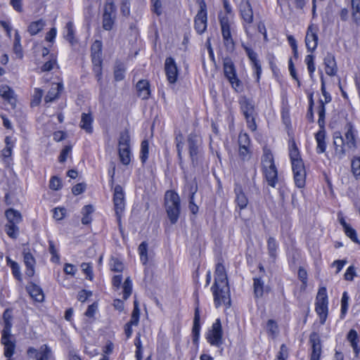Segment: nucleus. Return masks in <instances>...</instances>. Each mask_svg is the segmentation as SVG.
<instances>
[{"mask_svg":"<svg viewBox=\"0 0 360 360\" xmlns=\"http://www.w3.org/2000/svg\"><path fill=\"white\" fill-rule=\"evenodd\" d=\"M320 105L319 106L318 109V113H319V124L321 128H323L324 125V118H325V113H326V108H325V104L323 103V100H320L319 101Z\"/></svg>","mask_w":360,"mask_h":360,"instance_id":"obj_47","label":"nucleus"},{"mask_svg":"<svg viewBox=\"0 0 360 360\" xmlns=\"http://www.w3.org/2000/svg\"><path fill=\"white\" fill-rule=\"evenodd\" d=\"M118 153L121 162L127 165L130 162V147L118 148Z\"/></svg>","mask_w":360,"mask_h":360,"instance_id":"obj_36","label":"nucleus"},{"mask_svg":"<svg viewBox=\"0 0 360 360\" xmlns=\"http://www.w3.org/2000/svg\"><path fill=\"white\" fill-rule=\"evenodd\" d=\"M139 252L141 261L143 264L148 262V243L145 241L142 242L139 246Z\"/></svg>","mask_w":360,"mask_h":360,"instance_id":"obj_42","label":"nucleus"},{"mask_svg":"<svg viewBox=\"0 0 360 360\" xmlns=\"http://www.w3.org/2000/svg\"><path fill=\"white\" fill-rule=\"evenodd\" d=\"M344 229V231L347 237H349L353 242L359 243V241L357 238L356 232V231L350 226V225H348L347 227H345Z\"/></svg>","mask_w":360,"mask_h":360,"instance_id":"obj_54","label":"nucleus"},{"mask_svg":"<svg viewBox=\"0 0 360 360\" xmlns=\"http://www.w3.org/2000/svg\"><path fill=\"white\" fill-rule=\"evenodd\" d=\"M120 12L125 17H128L130 15V3L129 0L122 1Z\"/></svg>","mask_w":360,"mask_h":360,"instance_id":"obj_59","label":"nucleus"},{"mask_svg":"<svg viewBox=\"0 0 360 360\" xmlns=\"http://www.w3.org/2000/svg\"><path fill=\"white\" fill-rule=\"evenodd\" d=\"M45 25V21L42 19H39L37 21L32 22L28 26L27 31L31 35H35L41 32Z\"/></svg>","mask_w":360,"mask_h":360,"instance_id":"obj_33","label":"nucleus"},{"mask_svg":"<svg viewBox=\"0 0 360 360\" xmlns=\"http://www.w3.org/2000/svg\"><path fill=\"white\" fill-rule=\"evenodd\" d=\"M314 56L313 55H307L305 58V63L307 65V69L311 77H313V74L315 71V65H314Z\"/></svg>","mask_w":360,"mask_h":360,"instance_id":"obj_50","label":"nucleus"},{"mask_svg":"<svg viewBox=\"0 0 360 360\" xmlns=\"http://www.w3.org/2000/svg\"><path fill=\"white\" fill-rule=\"evenodd\" d=\"M5 231L11 238H16L19 233V228L18 225L6 224Z\"/></svg>","mask_w":360,"mask_h":360,"instance_id":"obj_44","label":"nucleus"},{"mask_svg":"<svg viewBox=\"0 0 360 360\" xmlns=\"http://www.w3.org/2000/svg\"><path fill=\"white\" fill-rule=\"evenodd\" d=\"M253 281L254 293L255 297H262L264 294V281L261 278H255Z\"/></svg>","mask_w":360,"mask_h":360,"instance_id":"obj_37","label":"nucleus"},{"mask_svg":"<svg viewBox=\"0 0 360 360\" xmlns=\"http://www.w3.org/2000/svg\"><path fill=\"white\" fill-rule=\"evenodd\" d=\"M242 46L245 49V53L252 62V65L259 62V60L257 59V54L256 52H255L251 48L247 46L245 44H242Z\"/></svg>","mask_w":360,"mask_h":360,"instance_id":"obj_48","label":"nucleus"},{"mask_svg":"<svg viewBox=\"0 0 360 360\" xmlns=\"http://www.w3.org/2000/svg\"><path fill=\"white\" fill-rule=\"evenodd\" d=\"M6 217L8 220L6 224L18 225L22 221L21 214L13 209H9L6 212Z\"/></svg>","mask_w":360,"mask_h":360,"instance_id":"obj_28","label":"nucleus"},{"mask_svg":"<svg viewBox=\"0 0 360 360\" xmlns=\"http://www.w3.org/2000/svg\"><path fill=\"white\" fill-rule=\"evenodd\" d=\"M352 171L354 176L360 175V157L354 158L352 160Z\"/></svg>","mask_w":360,"mask_h":360,"instance_id":"obj_58","label":"nucleus"},{"mask_svg":"<svg viewBox=\"0 0 360 360\" xmlns=\"http://www.w3.org/2000/svg\"><path fill=\"white\" fill-rule=\"evenodd\" d=\"M49 250L51 255H52V257L51 259V262L55 263L59 262L60 257L57 252V250L55 247L54 243L52 240H49Z\"/></svg>","mask_w":360,"mask_h":360,"instance_id":"obj_53","label":"nucleus"},{"mask_svg":"<svg viewBox=\"0 0 360 360\" xmlns=\"http://www.w3.org/2000/svg\"><path fill=\"white\" fill-rule=\"evenodd\" d=\"M200 311L199 307H196L195 309V314L193 319V326L192 329V333L193 335V342H196L198 340L199 334H200Z\"/></svg>","mask_w":360,"mask_h":360,"instance_id":"obj_31","label":"nucleus"},{"mask_svg":"<svg viewBox=\"0 0 360 360\" xmlns=\"http://www.w3.org/2000/svg\"><path fill=\"white\" fill-rule=\"evenodd\" d=\"M103 15L116 16V7L112 0H108L103 9Z\"/></svg>","mask_w":360,"mask_h":360,"instance_id":"obj_46","label":"nucleus"},{"mask_svg":"<svg viewBox=\"0 0 360 360\" xmlns=\"http://www.w3.org/2000/svg\"><path fill=\"white\" fill-rule=\"evenodd\" d=\"M27 353L30 357H34L36 360H49L51 351L46 345H43L39 350L29 347Z\"/></svg>","mask_w":360,"mask_h":360,"instance_id":"obj_16","label":"nucleus"},{"mask_svg":"<svg viewBox=\"0 0 360 360\" xmlns=\"http://www.w3.org/2000/svg\"><path fill=\"white\" fill-rule=\"evenodd\" d=\"M61 187V181L57 176H52L49 182V188L54 191H58Z\"/></svg>","mask_w":360,"mask_h":360,"instance_id":"obj_64","label":"nucleus"},{"mask_svg":"<svg viewBox=\"0 0 360 360\" xmlns=\"http://www.w3.org/2000/svg\"><path fill=\"white\" fill-rule=\"evenodd\" d=\"M289 155L291 160L292 167H296L298 165L304 164L302 158H300L299 150L295 142L292 143L290 148Z\"/></svg>","mask_w":360,"mask_h":360,"instance_id":"obj_25","label":"nucleus"},{"mask_svg":"<svg viewBox=\"0 0 360 360\" xmlns=\"http://www.w3.org/2000/svg\"><path fill=\"white\" fill-rule=\"evenodd\" d=\"M262 171L269 186L275 187L278 181V171L271 150L264 149L262 158Z\"/></svg>","mask_w":360,"mask_h":360,"instance_id":"obj_3","label":"nucleus"},{"mask_svg":"<svg viewBox=\"0 0 360 360\" xmlns=\"http://www.w3.org/2000/svg\"><path fill=\"white\" fill-rule=\"evenodd\" d=\"M250 138L247 134H240L238 136V144L239 147H249L250 146Z\"/></svg>","mask_w":360,"mask_h":360,"instance_id":"obj_62","label":"nucleus"},{"mask_svg":"<svg viewBox=\"0 0 360 360\" xmlns=\"http://www.w3.org/2000/svg\"><path fill=\"white\" fill-rule=\"evenodd\" d=\"M93 118L89 113H82L81 116L80 127L86 131V132L91 134L93 131L92 128Z\"/></svg>","mask_w":360,"mask_h":360,"instance_id":"obj_29","label":"nucleus"},{"mask_svg":"<svg viewBox=\"0 0 360 360\" xmlns=\"http://www.w3.org/2000/svg\"><path fill=\"white\" fill-rule=\"evenodd\" d=\"M309 342L311 347L310 360H320L322 349L319 334L316 333H311L309 336Z\"/></svg>","mask_w":360,"mask_h":360,"instance_id":"obj_14","label":"nucleus"},{"mask_svg":"<svg viewBox=\"0 0 360 360\" xmlns=\"http://www.w3.org/2000/svg\"><path fill=\"white\" fill-rule=\"evenodd\" d=\"M238 9L243 20V25L247 35L250 34V27L253 22V11L249 0H241Z\"/></svg>","mask_w":360,"mask_h":360,"instance_id":"obj_10","label":"nucleus"},{"mask_svg":"<svg viewBox=\"0 0 360 360\" xmlns=\"http://www.w3.org/2000/svg\"><path fill=\"white\" fill-rule=\"evenodd\" d=\"M199 11L195 17V29L196 32L202 34L207 28V6L204 0H198Z\"/></svg>","mask_w":360,"mask_h":360,"instance_id":"obj_11","label":"nucleus"},{"mask_svg":"<svg viewBox=\"0 0 360 360\" xmlns=\"http://www.w3.org/2000/svg\"><path fill=\"white\" fill-rule=\"evenodd\" d=\"M347 339L351 343V346L353 348L354 352L355 354V356H358L360 349L358 347V335L355 330H350L348 335H347Z\"/></svg>","mask_w":360,"mask_h":360,"instance_id":"obj_34","label":"nucleus"},{"mask_svg":"<svg viewBox=\"0 0 360 360\" xmlns=\"http://www.w3.org/2000/svg\"><path fill=\"white\" fill-rule=\"evenodd\" d=\"M234 193L236 195L235 202L240 210L245 209L248 204V199L243 192L242 186L239 184H235Z\"/></svg>","mask_w":360,"mask_h":360,"instance_id":"obj_19","label":"nucleus"},{"mask_svg":"<svg viewBox=\"0 0 360 360\" xmlns=\"http://www.w3.org/2000/svg\"><path fill=\"white\" fill-rule=\"evenodd\" d=\"M175 142L177 150V155L179 160V165L182 164V150L184 147V136L181 133L179 132L176 134Z\"/></svg>","mask_w":360,"mask_h":360,"instance_id":"obj_38","label":"nucleus"},{"mask_svg":"<svg viewBox=\"0 0 360 360\" xmlns=\"http://www.w3.org/2000/svg\"><path fill=\"white\" fill-rule=\"evenodd\" d=\"M223 68L224 76L229 80L231 86L237 91H242V82L237 77L235 65L230 58L224 59Z\"/></svg>","mask_w":360,"mask_h":360,"instance_id":"obj_7","label":"nucleus"},{"mask_svg":"<svg viewBox=\"0 0 360 360\" xmlns=\"http://www.w3.org/2000/svg\"><path fill=\"white\" fill-rule=\"evenodd\" d=\"M349 296L347 292H344L341 300V314L344 316L348 309Z\"/></svg>","mask_w":360,"mask_h":360,"instance_id":"obj_60","label":"nucleus"},{"mask_svg":"<svg viewBox=\"0 0 360 360\" xmlns=\"http://www.w3.org/2000/svg\"><path fill=\"white\" fill-rule=\"evenodd\" d=\"M113 202L115 214L118 222L120 223L122 213L125 207L124 193L120 185H116L114 188Z\"/></svg>","mask_w":360,"mask_h":360,"instance_id":"obj_12","label":"nucleus"},{"mask_svg":"<svg viewBox=\"0 0 360 360\" xmlns=\"http://www.w3.org/2000/svg\"><path fill=\"white\" fill-rule=\"evenodd\" d=\"M132 292V283L129 277L127 278L123 284V299L127 300Z\"/></svg>","mask_w":360,"mask_h":360,"instance_id":"obj_43","label":"nucleus"},{"mask_svg":"<svg viewBox=\"0 0 360 360\" xmlns=\"http://www.w3.org/2000/svg\"><path fill=\"white\" fill-rule=\"evenodd\" d=\"M239 104L240 110L246 120L248 127L252 131H256L257 124L255 122V117L257 115V113L255 110L254 102L246 97H242L239 100Z\"/></svg>","mask_w":360,"mask_h":360,"instance_id":"obj_5","label":"nucleus"},{"mask_svg":"<svg viewBox=\"0 0 360 360\" xmlns=\"http://www.w3.org/2000/svg\"><path fill=\"white\" fill-rule=\"evenodd\" d=\"M150 85L147 80H140L136 84L138 95L142 99H148L150 96Z\"/></svg>","mask_w":360,"mask_h":360,"instance_id":"obj_24","label":"nucleus"},{"mask_svg":"<svg viewBox=\"0 0 360 360\" xmlns=\"http://www.w3.org/2000/svg\"><path fill=\"white\" fill-rule=\"evenodd\" d=\"M223 329L219 319H217L206 333V340L210 345L220 347L224 343Z\"/></svg>","mask_w":360,"mask_h":360,"instance_id":"obj_8","label":"nucleus"},{"mask_svg":"<svg viewBox=\"0 0 360 360\" xmlns=\"http://www.w3.org/2000/svg\"><path fill=\"white\" fill-rule=\"evenodd\" d=\"M352 17L354 22L360 25V0H352Z\"/></svg>","mask_w":360,"mask_h":360,"instance_id":"obj_35","label":"nucleus"},{"mask_svg":"<svg viewBox=\"0 0 360 360\" xmlns=\"http://www.w3.org/2000/svg\"><path fill=\"white\" fill-rule=\"evenodd\" d=\"M328 295L326 288H321L317 293L315 310L320 318L321 324H324L328 316Z\"/></svg>","mask_w":360,"mask_h":360,"instance_id":"obj_9","label":"nucleus"},{"mask_svg":"<svg viewBox=\"0 0 360 360\" xmlns=\"http://www.w3.org/2000/svg\"><path fill=\"white\" fill-rule=\"evenodd\" d=\"M190 158L193 167L198 165L202 158V139L195 133H191L187 138Z\"/></svg>","mask_w":360,"mask_h":360,"instance_id":"obj_6","label":"nucleus"},{"mask_svg":"<svg viewBox=\"0 0 360 360\" xmlns=\"http://www.w3.org/2000/svg\"><path fill=\"white\" fill-rule=\"evenodd\" d=\"M125 68L123 64H117L114 70V77L116 81H121L124 78Z\"/></svg>","mask_w":360,"mask_h":360,"instance_id":"obj_45","label":"nucleus"},{"mask_svg":"<svg viewBox=\"0 0 360 360\" xmlns=\"http://www.w3.org/2000/svg\"><path fill=\"white\" fill-rule=\"evenodd\" d=\"M318 28L314 25L308 27L306 37L305 44L308 51L313 52L316 50L318 45Z\"/></svg>","mask_w":360,"mask_h":360,"instance_id":"obj_13","label":"nucleus"},{"mask_svg":"<svg viewBox=\"0 0 360 360\" xmlns=\"http://www.w3.org/2000/svg\"><path fill=\"white\" fill-rule=\"evenodd\" d=\"M356 276L355 267L354 266H350L347 268L345 275L344 278L348 281H352L354 278Z\"/></svg>","mask_w":360,"mask_h":360,"instance_id":"obj_63","label":"nucleus"},{"mask_svg":"<svg viewBox=\"0 0 360 360\" xmlns=\"http://www.w3.org/2000/svg\"><path fill=\"white\" fill-rule=\"evenodd\" d=\"M66 34L65 38L71 44H73L74 41V30L73 24L72 22H68L65 25Z\"/></svg>","mask_w":360,"mask_h":360,"instance_id":"obj_52","label":"nucleus"},{"mask_svg":"<svg viewBox=\"0 0 360 360\" xmlns=\"http://www.w3.org/2000/svg\"><path fill=\"white\" fill-rule=\"evenodd\" d=\"M0 96L11 105H15L16 99L13 89L7 85H3L0 87Z\"/></svg>","mask_w":360,"mask_h":360,"instance_id":"obj_23","label":"nucleus"},{"mask_svg":"<svg viewBox=\"0 0 360 360\" xmlns=\"http://www.w3.org/2000/svg\"><path fill=\"white\" fill-rule=\"evenodd\" d=\"M24 262L27 267L25 274L29 277H32L34 274L35 259L30 252L24 254Z\"/></svg>","mask_w":360,"mask_h":360,"instance_id":"obj_26","label":"nucleus"},{"mask_svg":"<svg viewBox=\"0 0 360 360\" xmlns=\"http://www.w3.org/2000/svg\"><path fill=\"white\" fill-rule=\"evenodd\" d=\"M165 70L168 82L170 84H174L177 79L178 70L173 58L169 57L166 58L165 63Z\"/></svg>","mask_w":360,"mask_h":360,"instance_id":"obj_15","label":"nucleus"},{"mask_svg":"<svg viewBox=\"0 0 360 360\" xmlns=\"http://www.w3.org/2000/svg\"><path fill=\"white\" fill-rule=\"evenodd\" d=\"M219 23L223 39L232 37L229 18L227 16L220 17Z\"/></svg>","mask_w":360,"mask_h":360,"instance_id":"obj_30","label":"nucleus"},{"mask_svg":"<svg viewBox=\"0 0 360 360\" xmlns=\"http://www.w3.org/2000/svg\"><path fill=\"white\" fill-rule=\"evenodd\" d=\"M278 244L274 237H269L267 239V250L269 257L275 261L277 257V250Z\"/></svg>","mask_w":360,"mask_h":360,"instance_id":"obj_32","label":"nucleus"},{"mask_svg":"<svg viewBox=\"0 0 360 360\" xmlns=\"http://www.w3.org/2000/svg\"><path fill=\"white\" fill-rule=\"evenodd\" d=\"M165 208L167 216L172 224H175L180 214V198L173 191H167L165 195Z\"/></svg>","mask_w":360,"mask_h":360,"instance_id":"obj_4","label":"nucleus"},{"mask_svg":"<svg viewBox=\"0 0 360 360\" xmlns=\"http://www.w3.org/2000/svg\"><path fill=\"white\" fill-rule=\"evenodd\" d=\"M216 307L221 304L230 306L231 300L227 276L223 264L219 263L214 272V283L212 287Z\"/></svg>","mask_w":360,"mask_h":360,"instance_id":"obj_1","label":"nucleus"},{"mask_svg":"<svg viewBox=\"0 0 360 360\" xmlns=\"http://www.w3.org/2000/svg\"><path fill=\"white\" fill-rule=\"evenodd\" d=\"M294 181L297 187L303 188L306 182V171L304 164L292 167Z\"/></svg>","mask_w":360,"mask_h":360,"instance_id":"obj_17","label":"nucleus"},{"mask_svg":"<svg viewBox=\"0 0 360 360\" xmlns=\"http://www.w3.org/2000/svg\"><path fill=\"white\" fill-rule=\"evenodd\" d=\"M324 65L326 73L329 76H334L336 75L338 68L335 59V56L330 53H328L324 58Z\"/></svg>","mask_w":360,"mask_h":360,"instance_id":"obj_20","label":"nucleus"},{"mask_svg":"<svg viewBox=\"0 0 360 360\" xmlns=\"http://www.w3.org/2000/svg\"><path fill=\"white\" fill-rule=\"evenodd\" d=\"M91 56L102 55V42L100 40H96L91 47Z\"/></svg>","mask_w":360,"mask_h":360,"instance_id":"obj_56","label":"nucleus"},{"mask_svg":"<svg viewBox=\"0 0 360 360\" xmlns=\"http://www.w3.org/2000/svg\"><path fill=\"white\" fill-rule=\"evenodd\" d=\"M13 51L18 56H19L20 58L22 57V46L20 44V36L18 31H15V33Z\"/></svg>","mask_w":360,"mask_h":360,"instance_id":"obj_51","label":"nucleus"},{"mask_svg":"<svg viewBox=\"0 0 360 360\" xmlns=\"http://www.w3.org/2000/svg\"><path fill=\"white\" fill-rule=\"evenodd\" d=\"M63 89V85L62 83L53 84L51 88L48 91L47 94L44 98L46 103H50L54 101L58 97L60 93Z\"/></svg>","mask_w":360,"mask_h":360,"instance_id":"obj_21","label":"nucleus"},{"mask_svg":"<svg viewBox=\"0 0 360 360\" xmlns=\"http://www.w3.org/2000/svg\"><path fill=\"white\" fill-rule=\"evenodd\" d=\"M345 138L341 136L340 132L335 133L333 136V144L335 146V153L339 159H342L346 155V149L354 150L356 148V135L353 125L348 122L345 127Z\"/></svg>","mask_w":360,"mask_h":360,"instance_id":"obj_2","label":"nucleus"},{"mask_svg":"<svg viewBox=\"0 0 360 360\" xmlns=\"http://www.w3.org/2000/svg\"><path fill=\"white\" fill-rule=\"evenodd\" d=\"M141 160L143 163L146 162L148 158V141L143 140L141 144Z\"/></svg>","mask_w":360,"mask_h":360,"instance_id":"obj_49","label":"nucleus"},{"mask_svg":"<svg viewBox=\"0 0 360 360\" xmlns=\"http://www.w3.org/2000/svg\"><path fill=\"white\" fill-rule=\"evenodd\" d=\"M298 278L302 283L301 288L305 289L307 283V271L302 267L299 268Z\"/></svg>","mask_w":360,"mask_h":360,"instance_id":"obj_57","label":"nucleus"},{"mask_svg":"<svg viewBox=\"0 0 360 360\" xmlns=\"http://www.w3.org/2000/svg\"><path fill=\"white\" fill-rule=\"evenodd\" d=\"M115 16L103 14V28L105 30H111L115 23Z\"/></svg>","mask_w":360,"mask_h":360,"instance_id":"obj_41","label":"nucleus"},{"mask_svg":"<svg viewBox=\"0 0 360 360\" xmlns=\"http://www.w3.org/2000/svg\"><path fill=\"white\" fill-rule=\"evenodd\" d=\"M3 318H4V328L3 329V331H6V329H7V333H11V323L10 321V319H11V315L9 314V311L8 310H6L4 312V314H3Z\"/></svg>","mask_w":360,"mask_h":360,"instance_id":"obj_61","label":"nucleus"},{"mask_svg":"<svg viewBox=\"0 0 360 360\" xmlns=\"http://www.w3.org/2000/svg\"><path fill=\"white\" fill-rule=\"evenodd\" d=\"M6 262L7 264L11 268L13 276L18 281H21L22 277L18 264L11 260L9 257L6 258Z\"/></svg>","mask_w":360,"mask_h":360,"instance_id":"obj_40","label":"nucleus"},{"mask_svg":"<svg viewBox=\"0 0 360 360\" xmlns=\"http://www.w3.org/2000/svg\"><path fill=\"white\" fill-rule=\"evenodd\" d=\"M27 290L30 296L37 302H41L44 300V295L41 288L34 283H30L27 286Z\"/></svg>","mask_w":360,"mask_h":360,"instance_id":"obj_22","label":"nucleus"},{"mask_svg":"<svg viewBox=\"0 0 360 360\" xmlns=\"http://www.w3.org/2000/svg\"><path fill=\"white\" fill-rule=\"evenodd\" d=\"M129 142L130 136L129 131L127 129H124L120 132L118 141V148L129 147Z\"/></svg>","mask_w":360,"mask_h":360,"instance_id":"obj_39","label":"nucleus"},{"mask_svg":"<svg viewBox=\"0 0 360 360\" xmlns=\"http://www.w3.org/2000/svg\"><path fill=\"white\" fill-rule=\"evenodd\" d=\"M326 131L324 129H320L316 134V141L317 142L316 152L317 153H323L326 151Z\"/></svg>","mask_w":360,"mask_h":360,"instance_id":"obj_27","label":"nucleus"},{"mask_svg":"<svg viewBox=\"0 0 360 360\" xmlns=\"http://www.w3.org/2000/svg\"><path fill=\"white\" fill-rule=\"evenodd\" d=\"M2 331L1 343L4 345V355L10 358L14 353L15 343L11 340V333Z\"/></svg>","mask_w":360,"mask_h":360,"instance_id":"obj_18","label":"nucleus"},{"mask_svg":"<svg viewBox=\"0 0 360 360\" xmlns=\"http://www.w3.org/2000/svg\"><path fill=\"white\" fill-rule=\"evenodd\" d=\"M110 269L113 271L121 272L124 269L123 264L117 258L110 259Z\"/></svg>","mask_w":360,"mask_h":360,"instance_id":"obj_55","label":"nucleus"}]
</instances>
